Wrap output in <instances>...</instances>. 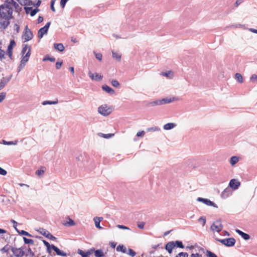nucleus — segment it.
Segmentation results:
<instances>
[{
    "mask_svg": "<svg viewBox=\"0 0 257 257\" xmlns=\"http://www.w3.org/2000/svg\"><path fill=\"white\" fill-rule=\"evenodd\" d=\"M174 244H175V246H177V247L181 248H183L184 247V245L181 241L176 240L174 241Z\"/></svg>",
    "mask_w": 257,
    "mask_h": 257,
    "instance_id": "obj_35",
    "label": "nucleus"
},
{
    "mask_svg": "<svg viewBox=\"0 0 257 257\" xmlns=\"http://www.w3.org/2000/svg\"><path fill=\"white\" fill-rule=\"evenodd\" d=\"M39 10H40L39 9H38V8H36V9H34V10H33L32 9V10L31 11V12H30V15L32 17L34 16L37 14V13H38L39 11Z\"/></svg>",
    "mask_w": 257,
    "mask_h": 257,
    "instance_id": "obj_45",
    "label": "nucleus"
},
{
    "mask_svg": "<svg viewBox=\"0 0 257 257\" xmlns=\"http://www.w3.org/2000/svg\"><path fill=\"white\" fill-rule=\"evenodd\" d=\"M94 248H92L88 250L86 252H84L80 249H78L77 253L80 254L82 257H89V255L93 253Z\"/></svg>",
    "mask_w": 257,
    "mask_h": 257,
    "instance_id": "obj_11",
    "label": "nucleus"
},
{
    "mask_svg": "<svg viewBox=\"0 0 257 257\" xmlns=\"http://www.w3.org/2000/svg\"><path fill=\"white\" fill-rule=\"evenodd\" d=\"M7 171L0 167V175L5 176L7 175Z\"/></svg>",
    "mask_w": 257,
    "mask_h": 257,
    "instance_id": "obj_55",
    "label": "nucleus"
},
{
    "mask_svg": "<svg viewBox=\"0 0 257 257\" xmlns=\"http://www.w3.org/2000/svg\"><path fill=\"white\" fill-rule=\"evenodd\" d=\"M112 56L113 58L116 59L118 61H120L121 57V54L117 52L112 51Z\"/></svg>",
    "mask_w": 257,
    "mask_h": 257,
    "instance_id": "obj_24",
    "label": "nucleus"
},
{
    "mask_svg": "<svg viewBox=\"0 0 257 257\" xmlns=\"http://www.w3.org/2000/svg\"><path fill=\"white\" fill-rule=\"evenodd\" d=\"M235 242V239L233 237L226 238L225 245L227 247H231L234 245Z\"/></svg>",
    "mask_w": 257,
    "mask_h": 257,
    "instance_id": "obj_15",
    "label": "nucleus"
},
{
    "mask_svg": "<svg viewBox=\"0 0 257 257\" xmlns=\"http://www.w3.org/2000/svg\"><path fill=\"white\" fill-rule=\"evenodd\" d=\"M174 241H172L168 242L165 245V249L168 251L169 253L172 252V249L175 247Z\"/></svg>",
    "mask_w": 257,
    "mask_h": 257,
    "instance_id": "obj_14",
    "label": "nucleus"
},
{
    "mask_svg": "<svg viewBox=\"0 0 257 257\" xmlns=\"http://www.w3.org/2000/svg\"><path fill=\"white\" fill-rule=\"evenodd\" d=\"M43 243L47 247V251L49 254L51 253V248L52 244L50 245V243L45 240H42Z\"/></svg>",
    "mask_w": 257,
    "mask_h": 257,
    "instance_id": "obj_25",
    "label": "nucleus"
},
{
    "mask_svg": "<svg viewBox=\"0 0 257 257\" xmlns=\"http://www.w3.org/2000/svg\"><path fill=\"white\" fill-rule=\"evenodd\" d=\"M67 224H68L70 226H72L75 225V222L71 219L69 218L68 222L67 223Z\"/></svg>",
    "mask_w": 257,
    "mask_h": 257,
    "instance_id": "obj_61",
    "label": "nucleus"
},
{
    "mask_svg": "<svg viewBox=\"0 0 257 257\" xmlns=\"http://www.w3.org/2000/svg\"><path fill=\"white\" fill-rule=\"evenodd\" d=\"M54 4H55V0H51L50 8H51V10L54 12H55L56 11L54 7Z\"/></svg>",
    "mask_w": 257,
    "mask_h": 257,
    "instance_id": "obj_53",
    "label": "nucleus"
},
{
    "mask_svg": "<svg viewBox=\"0 0 257 257\" xmlns=\"http://www.w3.org/2000/svg\"><path fill=\"white\" fill-rule=\"evenodd\" d=\"M7 2L9 4L13 5L14 6H18V5L14 0H7Z\"/></svg>",
    "mask_w": 257,
    "mask_h": 257,
    "instance_id": "obj_59",
    "label": "nucleus"
},
{
    "mask_svg": "<svg viewBox=\"0 0 257 257\" xmlns=\"http://www.w3.org/2000/svg\"><path fill=\"white\" fill-rule=\"evenodd\" d=\"M257 80V75L255 74H252L250 78V80L251 81H254L255 80Z\"/></svg>",
    "mask_w": 257,
    "mask_h": 257,
    "instance_id": "obj_60",
    "label": "nucleus"
},
{
    "mask_svg": "<svg viewBox=\"0 0 257 257\" xmlns=\"http://www.w3.org/2000/svg\"><path fill=\"white\" fill-rule=\"evenodd\" d=\"M198 221L201 222L202 226H204L206 223V218L205 216H201L198 219Z\"/></svg>",
    "mask_w": 257,
    "mask_h": 257,
    "instance_id": "obj_46",
    "label": "nucleus"
},
{
    "mask_svg": "<svg viewBox=\"0 0 257 257\" xmlns=\"http://www.w3.org/2000/svg\"><path fill=\"white\" fill-rule=\"evenodd\" d=\"M206 255L207 257H217V256L215 253L210 250L206 251Z\"/></svg>",
    "mask_w": 257,
    "mask_h": 257,
    "instance_id": "obj_43",
    "label": "nucleus"
},
{
    "mask_svg": "<svg viewBox=\"0 0 257 257\" xmlns=\"http://www.w3.org/2000/svg\"><path fill=\"white\" fill-rule=\"evenodd\" d=\"M6 52L2 49V45L0 46V61H3L6 58Z\"/></svg>",
    "mask_w": 257,
    "mask_h": 257,
    "instance_id": "obj_30",
    "label": "nucleus"
},
{
    "mask_svg": "<svg viewBox=\"0 0 257 257\" xmlns=\"http://www.w3.org/2000/svg\"><path fill=\"white\" fill-rule=\"evenodd\" d=\"M31 49H30V48L29 49L28 51H27V53H26L25 55L22 57L20 64L18 67V72H20L25 67L26 64L29 61V58L31 55Z\"/></svg>",
    "mask_w": 257,
    "mask_h": 257,
    "instance_id": "obj_3",
    "label": "nucleus"
},
{
    "mask_svg": "<svg viewBox=\"0 0 257 257\" xmlns=\"http://www.w3.org/2000/svg\"><path fill=\"white\" fill-rule=\"evenodd\" d=\"M11 18L3 17L0 15V29L5 30L10 24V20Z\"/></svg>",
    "mask_w": 257,
    "mask_h": 257,
    "instance_id": "obj_5",
    "label": "nucleus"
},
{
    "mask_svg": "<svg viewBox=\"0 0 257 257\" xmlns=\"http://www.w3.org/2000/svg\"><path fill=\"white\" fill-rule=\"evenodd\" d=\"M51 249L54 250L56 252V254L58 255H61L63 256H66L67 255L66 253L59 249L57 246L53 244H52Z\"/></svg>",
    "mask_w": 257,
    "mask_h": 257,
    "instance_id": "obj_16",
    "label": "nucleus"
},
{
    "mask_svg": "<svg viewBox=\"0 0 257 257\" xmlns=\"http://www.w3.org/2000/svg\"><path fill=\"white\" fill-rule=\"evenodd\" d=\"M3 144L5 145H16L18 144V141L7 142L4 140H2Z\"/></svg>",
    "mask_w": 257,
    "mask_h": 257,
    "instance_id": "obj_33",
    "label": "nucleus"
},
{
    "mask_svg": "<svg viewBox=\"0 0 257 257\" xmlns=\"http://www.w3.org/2000/svg\"><path fill=\"white\" fill-rule=\"evenodd\" d=\"M23 239H24V242L26 244H34V241L33 239H29L25 237H23Z\"/></svg>",
    "mask_w": 257,
    "mask_h": 257,
    "instance_id": "obj_39",
    "label": "nucleus"
},
{
    "mask_svg": "<svg viewBox=\"0 0 257 257\" xmlns=\"http://www.w3.org/2000/svg\"><path fill=\"white\" fill-rule=\"evenodd\" d=\"M197 201L199 202H201L207 206H211L215 208H218L217 205L215 203H214L213 201L210 200L208 199L203 198L202 197H198L197 199Z\"/></svg>",
    "mask_w": 257,
    "mask_h": 257,
    "instance_id": "obj_9",
    "label": "nucleus"
},
{
    "mask_svg": "<svg viewBox=\"0 0 257 257\" xmlns=\"http://www.w3.org/2000/svg\"><path fill=\"white\" fill-rule=\"evenodd\" d=\"M161 75L169 78H172L173 76V73L171 71L166 72H162Z\"/></svg>",
    "mask_w": 257,
    "mask_h": 257,
    "instance_id": "obj_31",
    "label": "nucleus"
},
{
    "mask_svg": "<svg viewBox=\"0 0 257 257\" xmlns=\"http://www.w3.org/2000/svg\"><path fill=\"white\" fill-rule=\"evenodd\" d=\"M223 228V225L220 220H216L214 222L210 227V229L212 231H216L219 232Z\"/></svg>",
    "mask_w": 257,
    "mask_h": 257,
    "instance_id": "obj_6",
    "label": "nucleus"
},
{
    "mask_svg": "<svg viewBox=\"0 0 257 257\" xmlns=\"http://www.w3.org/2000/svg\"><path fill=\"white\" fill-rule=\"evenodd\" d=\"M12 247V246L7 244L5 245L4 247H3L0 250L2 253H6L7 254H8L9 252V250L10 249L11 250Z\"/></svg>",
    "mask_w": 257,
    "mask_h": 257,
    "instance_id": "obj_28",
    "label": "nucleus"
},
{
    "mask_svg": "<svg viewBox=\"0 0 257 257\" xmlns=\"http://www.w3.org/2000/svg\"><path fill=\"white\" fill-rule=\"evenodd\" d=\"M48 30L46 29L45 28H41L39 31L38 33V36L40 38H42L44 35L47 34Z\"/></svg>",
    "mask_w": 257,
    "mask_h": 257,
    "instance_id": "obj_22",
    "label": "nucleus"
},
{
    "mask_svg": "<svg viewBox=\"0 0 257 257\" xmlns=\"http://www.w3.org/2000/svg\"><path fill=\"white\" fill-rule=\"evenodd\" d=\"M93 253H94L95 256L96 257H102L104 255L103 251L101 249H94Z\"/></svg>",
    "mask_w": 257,
    "mask_h": 257,
    "instance_id": "obj_29",
    "label": "nucleus"
},
{
    "mask_svg": "<svg viewBox=\"0 0 257 257\" xmlns=\"http://www.w3.org/2000/svg\"><path fill=\"white\" fill-rule=\"evenodd\" d=\"M128 254L131 255V256L132 257H134L136 255V253L135 251H134L133 249H128Z\"/></svg>",
    "mask_w": 257,
    "mask_h": 257,
    "instance_id": "obj_49",
    "label": "nucleus"
},
{
    "mask_svg": "<svg viewBox=\"0 0 257 257\" xmlns=\"http://www.w3.org/2000/svg\"><path fill=\"white\" fill-rule=\"evenodd\" d=\"M39 231L43 235L50 240H55L56 239V238L51 234L48 230L44 228H40Z\"/></svg>",
    "mask_w": 257,
    "mask_h": 257,
    "instance_id": "obj_10",
    "label": "nucleus"
},
{
    "mask_svg": "<svg viewBox=\"0 0 257 257\" xmlns=\"http://www.w3.org/2000/svg\"><path fill=\"white\" fill-rule=\"evenodd\" d=\"M94 54L96 58L99 61H101L102 57V54L101 53H96L95 52H94Z\"/></svg>",
    "mask_w": 257,
    "mask_h": 257,
    "instance_id": "obj_48",
    "label": "nucleus"
},
{
    "mask_svg": "<svg viewBox=\"0 0 257 257\" xmlns=\"http://www.w3.org/2000/svg\"><path fill=\"white\" fill-rule=\"evenodd\" d=\"M58 100L56 99V100L55 101H49V100H46V101H44L42 104L43 105H47V104H50V105H51V104H56L58 103Z\"/></svg>",
    "mask_w": 257,
    "mask_h": 257,
    "instance_id": "obj_32",
    "label": "nucleus"
},
{
    "mask_svg": "<svg viewBox=\"0 0 257 257\" xmlns=\"http://www.w3.org/2000/svg\"><path fill=\"white\" fill-rule=\"evenodd\" d=\"M144 135H145V132L143 131L139 132L137 134V136L138 137H143L144 136Z\"/></svg>",
    "mask_w": 257,
    "mask_h": 257,
    "instance_id": "obj_63",
    "label": "nucleus"
},
{
    "mask_svg": "<svg viewBox=\"0 0 257 257\" xmlns=\"http://www.w3.org/2000/svg\"><path fill=\"white\" fill-rule=\"evenodd\" d=\"M238 161H239L238 157H237L236 156H232L230 159L229 162L232 166H234L235 164H236L238 162Z\"/></svg>",
    "mask_w": 257,
    "mask_h": 257,
    "instance_id": "obj_27",
    "label": "nucleus"
},
{
    "mask_svg": "<svg viewBox=\"0 0 257 257\" xmlns=\"http://www.w3.org/2000/svg\"><path fill=\"white\" fill-rule=\"evenodd\" d=\"M160 102H160V100H156L149 102L148 104V105L151 106H156V105H161Z\"/></svg>",
    "mask_w": 257,
    "mask_h": 257,
    "instance_id": "obj_34",
    "label": "nucleus"
},
{
    "mask_svg": "<svg viewBox=\"0 0 257 257\" xmlns=\"http://www.w3.org/2000/svg\"><path fill=\"white\" fill-rule=\"evenodd\" d=\"M229 185L231 188L235 190L239 186L240 182L234 179H232L230 181Z\"/></svg>",
    "mask_w": 257,
    "mask_h": 257,
    "instance_id": "obj_13",
    "label": "nucleus"
},
{
    "mask_svg": "<svg viewBox=\"0 0 257 257\" xmlns=\"http://www.w3.org/2000/svg\"><path fill=\"white\" fill-rule=\"evenodd\" d=\"M215 240L218 242H220L222 244H223L224 245H225L226 239H219V238H216Z\"/></svg>",
    "mask_w": 257,
    "mask_h": 257,
    "instance_id": "obj_58",
    "label": "nucleus"
},
{
    "mask_svg": "<svg viewBox=\"0 0 257 257\" xmlns=\"http://www.w3.org/2000/svg\"><path fill=\"white\" fill-rule=\"evenodd\" d=\"M235 78L239 83L243 82V78L242 75L240 73H236L235 75Z\"/></svg>",
    "mask_w": 257,
    "mask_h": 257,
    "instance_id": "obj_38",
    "label": "nucleus"
},
{
    "mask_svg": "<svg viewBox=\"0 0 257 257\" xmlns=\"http://www.w3.org/2000/svg\"><path fill=\"white\" fill-rule=\"evenodd\" d=\"M11 251L13 252V254L10 255V257H22L25 254L23 247H12Z\"/></svg>",
    "mask_w": 257,
    "mask_h": 257,
    "instance_id": "obj_4",
    "label": "nucleus"
},
{
    "mask_svg": "<svg viewBox=\"0 0 257 257\" xmlns=\"http://www.w3.org/2000/svg\"><path fill=\"white\" fill-rule=\"evenodd\" d=\"M43 61H50L51 62H54L55 61V58L54 57H49V56H47L43 59Z\"/></svg>",
    "mask_w": 257,
    "mask_h": 257,
    "instance_id": "obj_42",
    "label": "nucleus"
},
{
    "mask_svg": "<svg viewBox=\"0 0 257 257\" xmlns=\"http://www.w3.org/2000/svg\"><path fill=\"white\" fill-rule=\"evenodd\" d=\"M6 96V92H2L0 93V103L3 101V100L5 99Z\"/></svg>",
    "mask_w": 257,
    "mask_h": 257,
    "instance_id": "obj_47",
    "label": "nucleus"
},
{
    "mask_svg": "<svg viewBox=\"0 0 257 257\" xmlns=\"http://www.w3.org/2000/svg\"><path fill=\"white\" fill-rule=\"evenodd\" d=\"M112 111V108L107 104H103L98 107V112L103 116H108Z\"/></svg>",
    "mask_w": 257,
    "mask_h": 257,
    "instance_id": "obj_2",
    "label": "nucleus"
},
{
    "mask_svg": "<svg viewBox=\"0 0 257 257\" xmlns=\"http://www.w3.org/2000/svg\"><path fill=\"white\" fill-rule=\"evenodd\" d=\"M235 231L239 235H240L244 240H248L250 239V235L248 234L244 233L242 232V231L240 230L239 229H236Z\"/></svg>",
    "mask_w": 257,
    "mask_h": 257,
    "instance_id": "obj_17",
    "label": "nucleus"
},
{
    "mask_svg": "<svg viewBox=\"0 0 257 257\" xmlns=\"http://www.w3.org/2000/svg\"><path fill=\"white\" fill-rule=\"evenodd\" d=\"M44 173V170H42V169H40V170H38L36 172V174L39 176H41L42 175H43V174Z\"/></svg>",
    "mask_w": 257,
    "mask_h": 257,
    "instance_id": "obj_51",
    "label": "nucleus"
},
{
    "mask_svg": "<svg viewBox=\"0 0 257 257\" xmlns=\"http://www.w3.org/2000/svg\"><path fill=\"white\" fill-rule=\"evenodd\" d=\"M93 220L96 227L99 229H102V227L100 225V222L103 220V217H95Z\"/></svg>",
    "mask_w": 257,
    "mask_h": 257,
    "instance_id": "obj_18",
    "label": "nucleus"
},
{
    "mask_svg": "<svg viewBox=\"0 0 257 257\" xmlns=\"http://www.w3.org/2000/svg\"><path fill=\"white\" fill-rule=\"evenodd\" d=\"M175 257H188V254L187 252H181Z\"/></svg>",
    "mask_w": 257,
    "mask_h": 257,
    "instance_id": "obj_44",
    "label": "nucleus"
},
{
    "mask_svg": "<svg viewBox=\"0 0 257 257\" xmlns=\"http://www.w3.org/2000/svg\"><path fill=\"white\" fill-rule=\"evenodd\" d=\"M24 37L25 41H29L33 39V34L32 32L28 28V26H26L25 28L24 32Z\"/></svg>",
    "mask_w": 257,
    "mask_h": 257,
    "instance_id": "obj_7",
    "label": "nucleus"
},
{
    "mask_svg": "<svg viewBox=\"0 0 257 257\" xmlns=\"http://www.w3.org/2000/svg\"><path fill=\"white\" fill-rule=\"evenodd\" d=\"M28 253H29V254L32 257H34V256H35L34 252L32 251L30 247L28 248Z\"/></svg>",
    "mask_w": 257,
    "mask_h": 257,
    "instance_id": "obj_62",
    "label": "nucleus"
},
{
    "mask_svg": "<svg viewBox=\"0 0 257 257\" xmlns=\"http://www.w3.org/2000/svg\"><path fill=\"white\" fill-rule=\"evenodd\" d=\"M102 88L104 91L111 94H114L115 92L113 89L106 85H103Z\"/></svg>",
    "mask_w": 257,
    "mask_h": 257,
    "instance_id": "obj_20",
    "label": "nucleus"
},
{
    "mask_svg": "<svg viewBox=\"0 0 257 257\" xmlns=\"http://www.w3.org/2000/svg\"><path fill=\"white\" fill-rule=\"evenodd\" d=\"M63 64V61H61L60 62H57L56 63V68L57 69H60Z\"/></svg>",
    "mask_w": 257,
    "mask_h": 257,
    "instance_id": "obj_52",
    "label": "nucleus"
},
{
    "mask_svg": "<svg viewBox=\"0 0 257 257\" xmlns=\"http://www.w3.org/2000/svg\"><path fill=\"white\" fill-rule=\"evenodd\" d=\"M13 9L9 5L0 6V15L9 18L12 17Z\"/></svg>",
    "mask_w": 257,
    "mask_h": 257,
    "instance_id": "obj_1",
    "label": "nucleus"
},
{
    "mask_svg": "<svg viewBox=\"0 0 257 257\" xmlns=\"http://www.w3.org/2000/svg\"><path fill=\"white\" fill-rule=\"evenodd\" d=\"M111 85L113 87H116V88H118L120 86V84H119V82L116 80H112L111 81Z\"/></svg>",
    "mask_w": 257,
    "mask_h": 257,
    "instance_id": "obj_41",
    "label": "nucleus"
},
{
    "mask_svg": "<svg viewBox=\"0 0 257 257\" xmlns=\"http://www.w3.org/2000/svg\"><path fill=\"white\" fill-rule=\"evenodd\" d=\"M145 222H138L137 226L140 229H143L144 228Z\"/></svg>",
    "mask_w": 257,
    "mask_h": 257,
    "instance_id": "obj_50",
    "label": "nucleus"
},
{
    "mask_svg": "<svg viewBox=\"0 0 257 257\" xmlns=\"http://www.w3.org/2000/svg\"><path fill=\"white\" fill-rule=\"evenodd\" d=\"M21 5L26 6V4L28 3V0H17Z\"/></svg>",
    "mask_w": 257,
    "mask_h": 257,
    "instance_id": "obj_54",
    "label": "nucleus"
},
{
    "mask_svg": "<svg viewBox=\"0 0 257 257\" xmlns=\"http://www.w3.org/2000/svg\"><path fill=\"white\" fill-rule=\"evenodd\" d=\"M177 126L175 123L169 122L164 125L163 129L165 130H170Z\"/></svg>",
    "mask_w": 257,
    "mask_h": 257,
    "instance_id": "obj_19",
    "label": "nucleus"
},
{
    "mask_svg": "<svg viewBox=\"0 0 257 257\" xmlns=\"http://www.w3.org/2000/svg\"><path fill=\"white\" fill-rule=\"evenodd\" d=\"M16 45V43L14 40H12L10 41V44L8 47V49L6 54L8 55L11 60H13V49Z\"/></svg>",
    "mask_w": 257,
    "mask_h": 257,
    "instance_id": "obj_8",
    "label": "nucleus"
},
{
    "mask_svg": "<svg viewBox=\"0 0 257 257\" xmlns=\"http://www.w3.org/2000/svg\"><path fill=\"white\" fill-rule=\"evenodd\" d=\"M17 231L19 234L21 235H24L28 236H32L31 234H30L29 232L25 230H22L21 231H19L18 229H17Z\"/></svg>",
    "mask_w": 257,
    "mask_h": 257,
    "instance_id": "obj_40",
    "label": "nucleus"
},
{
    "mask_svg": "<svg viewBox=\"0 0 257 257\" xmlns=\"http://www.w3.org/2000/svg\"><path fill=\"white\" fill-rule=\"evenodd\" d=\"M68 0H61L60 1V6L62 8H64L65 6L66 3Z\"/></svg>",
    "mask_w": 257,
    "mask_h": 257,
    "instance_id": "obj_57",
    "label": "nucleus"
},
{
    "mask_svg": "<svg viewBox=\"0 0 257 257\" xmlns=\"http://www.w3.org/2000/svg\"><path fill=\"white\" fill-rule=\"evenodd\" d=\"M116 226L119 229L130 230V228L128 227L123 225L118 224Z\"/></svg>",
    "mask_w": 257,
    "mask_h": 257,
    "instance_id": "obj_56",
    "label": "nucleus"
},
{
    "mask_svg": "<svg viewBox=\"0 0 257 257\" xmlns=\"http://www.w3.org/2000/svg\"><path fill=\"white\" fill-rule=\"evenodd\" d=\"M88 75L92 80L100 81L102 79L103 76L98 73L93 74L91 72H88Z\"/></svg>",
    "mask_w": 257,
    "mask_h": 257,
    "instance_id": "obj_12",
    "label": "nucleus"
},
{
    "mask_svg": "<svg viewBox=\"0 0 257 257\" xmlns=\"http://www.w3.org/2000/svg\"><path fill=\"white\" fill-rule=\"evenodd\" d=\"M173 99H174V98L172 99L171 98H163L162 99L160 100V102H160L161 105L169 103L171 102L173 100Z\"/></svg>",
    "mask_w": 257,
    "mask_h": 257,
    "instance_id": "obj_26",
    "label": "nucleus"
},
{
    "mask_svg": "<svg viewBox=\"0 0 257 257\" xmlns=\"http://www.w3.org/2000/svg\"><path fill=\"white\" fill-rule=\"evenodd\" d=\"M30 48H31V47L28 46V45H24L23 46L22 50L21 53V55H23V57L24 56V55L25 54V53H27L26 51L27 50L28 51Z\"/></svg>",
    "mask_w": 257,
    "mask_h": 257,
    "instance_id": "obj_36",
    "label": "nucleus"
},
{
    "mask_svg": "<svg viewBox=\"0 0 257 257\" xmlns=\"http://www.w3.org/2000/svg\"><path fill=\"white\" fill-rule=\"evenodd\" d=\"M11 78H3L0 81V90L3 89L7 83L10 80Z\"/></svg>",
    "mask_w": 257,
    "mask_h": 257,
    "instance_id": "obj_21",
    "label": "nucleus"
},
{
    "mask_svg": "<svg viewBox=\"0 0 257 257\" xmlns=\"http://www.w3.org/2000/svg\"><path fill=\"white\" fill-rule=\"evenodd\" d=\"M190 257H202L201 254L199 253H192L190 255Z\"/></svg>",
    "mask_w": 257,
    "mask_h": 257,
    "instance_id": "obj_64",
    "label": "nucleus"
},
{
    "mask_svg": "<svg viewBox=\"0 0 257 257\" xmlns=\"http://www.w3.org/2000/svg\"><path fill=\"white\" fill-rule=\"evenodd\" d=\"M54 47L56 50H57L60 52H62L64 50V47L62 43H59V44L55 43L54 44Z\"/></svg>",
    "mask_w": 257,
    "mask_h": 257,
    "instance_id": "obj_23",
    "label": "nucleus"
},
{
    "mask_svg": "<svg viewBox=\"0 0 257 257\" xmlns=\"http://www.w3.org/2000/svg\"><path fill=\"white\" fill-rule=\"evenodd\" d=\"M117 251H120L123 253L126 252V249L123 245H119L116 247Z\"/></svg>",
    "mask_w": 257,
    "mask_h": 257,
    "instance_id": "obj_37",
    "label": "nucleus"
}]
</instances>
